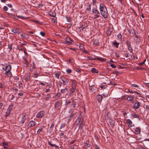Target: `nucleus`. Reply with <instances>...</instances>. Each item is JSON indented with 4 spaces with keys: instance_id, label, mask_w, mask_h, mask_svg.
<instances>
[{
    "instance_id": "obj_17",
    "label": "nucleus",
    "mask_w": 149,
    "mask_h": 149,
    "mask_svg": "<svg viewBox=\"0 0 149 149\" xmlns=\"http://www.w3.org/2000/svg\"><path fill=\"white\" fill-rule=\"evenodd\" d=\"M13 104L12 103H11L8 106L7 110H8V111H10V112H11V111L12 110V108H13Z\"/></svg>"
},
{
    "instance_id": "obj_54",
    "label": "nucleus",
    "mask_w": 149,
    "mask_h": 149,
    "mask_svg": "<svg viewBox=\"0 0 149 149\" xmlns=\"http://www.w3.org/2000/svg\"><path fill=\"white\" fill-rule=\"evenodd\" d=\"M132 34L133 35H136V32L135 31V30L133 29V31H132Z\"/></svg>"
},
{
    "instance_id": "obj_6",
    "label": "nucleus",
    "mask_w": 149,
    "mask_h": 149,
    "mask_svg": "<svg viewBox=\"0 0 149 149\" xmlns=\"http://www.w3.org/2000/svg\"><path fill=\"white\" fill-rule=\"evenodd\" d=\"M11 31L15 34H19L20 33V30L19 29H11Z\"/></svg>"
},
{
    "instance_id": "obj_61",
    "label": "nucleus",
    "mask_w": 149,
    "mask_h": 149,
    "mask_svg": "<svg viewBox=\"0 0 149 149\" xmlns=\"http://www.w3.org/2000/svg\"><path fill=\"white\" fill-rule=\"evenodd\" d=\"M132 86L134 87H139V86H138L134 84H132Z\"/></svg>"
},
{
    "instance_id": "obj_2",
    "label": "nucleus",
    "mask_w": 149,
    "mask_h": 149,
    "mask_svg": "<svg viewBox=\"0 0 149 149\" xmlns=\"http://www.w3.org/2000/svg\"><path fill=\"white\" fill-rule=\"evenodd\" d=\"M81 114L78 117L76 121H78V123H79V125H78L79 129H82L83 127V123L84 120L81 117Z\"/></svg>"
},
{
    "instance_id": "obj_23",
    "label": "nucleus",
    "mask_w": 149,
    "mask_h": 149,
    "mask_svg": "<svg viewBox=\"0 0 149 149\" xmlns=\"http://www.w3.org/2000/svg\"><path fill=\"white\" fill-rule=\"evenodd\" d=\"M134 99L133 96H129L127 98V100L128 101H132Z\"/></svg>"
},
{
    "instance_id": "obj_42",
    "label": "nucleus",
    "mask_w": 149,
    "mask_h": 149,
    "mask_svg": "<svg viewBox=\"0 0 149 149\" xmlns=\"http://www.w3.org/2000/svg\"><path fill=\"white\" fill-rule=\"evenodd\" d=\"M135 35V37L136 38H137V42H136V43L137 42H140L141 41L140 37H138L136 34V35Z\"/></svg>"
},
{
    "instance_id": "obj_41",
    "label": "nucleus",
    "mask_w": 149,
    "mask_h": 149,
    "mask_svg": "<svg viewBox=\"0 0 149 149\" xmlns=\"http://www.w3.org/2000/svg\"><path fill=\"white\" fill-rule=\"evenodd\" d=\"M91 4H89V5H88L87 6V8H86V10L88 11H91Z\"/></svg>"
},
{
    "instance_id": "obj_33",
    "label": "nucleus",
    "mask_w": 149,
    "mask_h": 149,
    "mask_svg": "<svg viewBox=\"0 0 149 149\" xmlns=\"http://www.w3.org/2000/svg\"><path fill=\"white\" fill-rule=\"evenodd\" d=\"M61 74V72H57L55 74V76L57 78H59V76Z\"/></svg>"
},
{
    "instance_id": "obj_38",
    "label": "nucleus",
    "mask_w": 149,
    "mask_h": 149,
    "mask_svg": "<svg viewBox=\"0 0 149 149\" xmlns=\"http://www.w3.org/2000/svg\"><path fill=\"white\" fill-rule=\"evenodd\" d=\"M43 129V127L42 126H41L40 127L39 129L37 131V133L38 134Z\"/></svg>"
},
{
    "instance_id": "obj_63",
    "label": "nucleus",
    "mask_w": 149,
    "mask_h": 149,
    "mask_svg": "<svg viewBox=\"0 0 149 149\" xmlns=\"http://www.w3.org/2000/svg\"><path fill=\"white\" fill-rule=\"evenodd\" d=\"M76 104V102H74L72 104V106L73 107H75V105Z\"/></svg>"
},
{
    "instance_id": "obj_50",
    "label": "nucleus",
    "mask_w": 149,
    "mask_h": 149,
    "mask_svg": "<svg viewBox=\"0 0 149 149\" xmlns=\"http://www.w3.org/2000/svg\"><path fill=\"white\" fill-rule=\"evenodd\" d=\"M3 10L5 11H6L8 10V8L6 6H4L3 7Z\"/></svg>"
},
{
    "instance_id": "obj_36",
    "label": "nucleus",
    "mask_w": 149,
    "mask_h": 149,
    "mask_svg": "<svg viewBox=\"0 0 149 149\" xmlns=\"http://www.w3.org/2000/svg\"><path fill=\"white\" fill-rule=\"evenodd\" d=\"M63 43L68 45H70L71 44V42L69 40H64L63 41Z\"/></svg>"
},
{
    "instance_id": "obj_34",
    "label": "nucleus",
    "mask_w": 149,
    "mask_h": 149,
    "mask_svg": "<svg viewBox=\"0 0 149 149\" xmlns=\"http://www.w3.org/2000/svg\"><path fill=\"white\" fill-rule=\"evenodd\" d=\"M17 17L18 18H21L22 19H26L28 18V17H25L24 16H17Z\"/></svg>"
},
{
    "instance_id": "obj_14",
    "label": "nucleus",
    "mask_w": 149,
    "mask_h": 149,
    "mask_svg": "<svg viewBox=\"0 0 149 149\" xmlns=\"http://www.w3.org/2000/svg\"><path fill=\"white\" fill-rule=\"evenodd\" d=\"M26 120V118L25 115H24L22 117L20 123L22 124H23L25 122Z\"/></svg>"
},
{
    "instance_id": "obj_56",
    "label": "nucleus",
    "mask_w": 149,
    "mask_h": 149,
    "mask_svg": "<svg viewBox=\"0 0 149 149\" xmlns=\"http://www.w3.org/2000/svg\"><path fill=\"white\" fill-rule=\"evenodd\" d=\"M8 47L9 49H10V50H11L12 49V45L11 44H9L8 45Z\"/></svg>"
},
{
    "instance_id": "obj_58",
    "label": "nucleus",
    "mask_w": 149,
    "mask_h": 149,
    "mask_svg": "<svg viewBox=\"0 0 149 149\" xmlns=\"http://www.w3.org/2000/svg\"><path fill=\"white\" fill-rule=\"evenodd\" d=\"M66 72L69 73H70L71 72L72 70L70 69H68L66 70Z\"/></svg>"
},
{
    "instance_id": "obj_4",
    "label": "nucleus",
    "mask_w": 149,
    "mask_h": 149,
    "mask_svg": "<svg viewBox=\"0 0 149 149\" xmlns=\"http://www.w3.org/2000/svg\"><path fill=\"white\" fill-rule=\"evenodd\" d=\"M44 114L45 112L44 111H41L38 113L36 117L37 118H42L44 116Z\"/></svg>"
},
{
    "instance_id": "obj_16",
    "label": "nucleus",
    "mask_w": 149,
    "mask_h": 149,
    "mask_svg": "<svg viewBox=\"0 0 149 149\" xmlns=\"http://www.w3.org/2000/svg\"><path fill=\"white\" fill-rule=\"evenodd\" d=\"M135 133L136 134H139L140 133V128L139 127H136L135 129Z\"/></svg>"
},
{
    "instance_id": "obj_31",
    "label": "nucleus",
    "mask_w": 149,
    "mask_h": 149,
    "mask_svg": "<svg viewBox=\"0 0 149 149\" xmlns=\"http://www.w3.org/2000/svg\"><path fill=\"white\" fill-rule=\"evenodd\" d=\"M48 144L49 145H50L52 147L54 146L56 148H58V146H56L55 144H52L50 141H49L48 142Z\"/></svg>"
},
{
    "instance_id": "obj_30",
    "label": "nucleus",
    "mask_w": 149,
    "mask_h": 149,
    "mask_svg": "<svg viewBox=\"0 0 149 149\" xmlns=\"http://www.w3.org/2000/svg\"><path fill=\"white\" fill-rule=\"evenodd\" d=\"M84 24L83 25L82 24V26L81 27H80L79 28H81V29H82L83 30V29L85 28L86 27H87V24L84 23Z\"/></svg>"
},
{
    "instance_id": "obj_20",
    "label": "nucleus",
    "mask_w": 149,
    "mask_h": 149,
    "mask_svg": "<svg viewBox=\"0 0 149 149\" xmlns=\"http://www.w3.org/2000/svg\"><path fill=\"white\" fill-rule=\"evenodd\" d=\"M113 45L115 46L117 48L118 47V46L119 44V43L117 42L116 41H114L112 42Z\"/></svg>"
},
{
    "instance_id": "obj_10",
    "label": "nucleus",
    "mask_w": 149,
    "mask_h": 149,
    "mask_svg": "<svg viewBox=\"0 0 149 149\" xmlns=\"http://www.w3.org/2000/svg\"><path fill=\"white\" fill-rule=\"evenodd\" d=\"M17 48L18 49L21 51H22L23 50H24V52H25V49L26 48L24 46H23L21 45H18L17 46Z\"/></svg>"
},
{
    "instance_id": "obj_39",
    "label": "nucleus",
    "mask_w": 149,
    "mask_h": 149,
    "mask_svg": "<svg viewBox=\"0 0 149 149\" xmlns=\"http://www.w3.org/2000/svg\"><path fill=\"white\" fill-rule=\"evenodd\" d=\"M30 79V75H27L25 78V80L26 81H28Z\"/></svg>"
},
{
    "instance_id": "obj_25",
    "label": "nucleus",
    "mask_w": 149,
    "mask_h": 149,
    "mask_svg": "<svg viewBox=\"0 0 149 149\" xmlns=\"http://www.w3.org/2000/svg\"><path fill=\"white\" fill-rule=\"evenodd\" d=\"M92 13H96V14H100L99 12L97 10H96L95 8H94L93 9V11H92Z\"/></svg>"
},
{
    "instance_id": "obj_60",
    "label": "nucleus",
    "mask_w": 149,
    "mask_h": 149,
    "mask_svg": "<svg viewBox=\"0 0 149 149\" xmlns=\"http://www.w3.org/2000/svg\"><path fill=\"white\" fill-rule=\"evenodd\" d=\"M66 18H67V20L68 21V22H70V21H71V19H70V18L68 17H67V16H66Z\"/></svg>"
},
{
    "instance_id": "obj_24",
    "label": "nucleus",
    "mask_w": 149,
    "mask_h": 149,
    "mask_svg": "<svg viewBox=\"0 0 149 149\" xmlns=\"http://www.w3.org/2000/svg\"><path fill=\"white\" fill-rule=\"evenodd\" d=\"M49 15L53 17H55L56 15V14L54 11H53V12H50Z\"/></svg>"
},
{
    "instance_id": "obj_15",
    "label": "nucleus",
    "mask_w": 149,
    "mask_h": 149,
    "mask_svg": "<svg viewBox=\"0 0 149 149\" xmlns=\"http://www.w3.org/2000/svg\"><path fill=\"white\" fill-rule=\"evenodd\" d=\"M5 74L8 77H10L12 76V75L10 71H5Z\"/></svg>"
},
{
    "instance_id": "obj_5",
    "label": "nucleus",
    "mask_w": 149,
    "mask_h": 149,
    "mask_svg": "<svg viewBox=\"0 0 149 149\" xmlns=\"http://www.w3.org/2000/svg\"><path fill=\"white\" fill-rule=\"evenodd\" d=\"M62 101L61 100H58L54 104V107L57 108L59 107L61 105Z\"/></svg>"
},
{
    "instance_id": "obj_27",
    "label": "nucleus",
    "mask_w": 149,
    "mask_h": 149,
    "mask_svg": "<svg viewBox=\"0 0 149 149\" xmlns=\"http://www.w3.org/2000/svg\"><path fill=\"white\" fill-rule=\"evenodd\" d=\"M2 144L4 146V148L5 149H7L8 148L7 147L8 146V145L7 143L5 142H3L2 143Z\"/></svg>"
},
{
    "instance_id": "obj_37",
    "label": "nucleus",
    "mask_w": 149,
    "mask_h": 149,
    "mask_svg": "<svg viewBox=\"0 0 149 149\" xmlns=\"http://www.w3.org/2000/svg\"><path fill=\"white\" fill-rule=\"evenodd\" d=\"M11 112L10 111H8V110H7L6 112V113L5 116L6 117H7L9 116Z\"/></svg>"
},
{
    "instance_id": "obj_64",
    "label": "nucleus",
    "mask_w": 149,
    "mask_h": 149,
    "mask_svg": "<svg viewBox=\"0 0 149 149\" xmlns=\"http://www.w3.org/2000/svg\"><path fill=\"white\" fill-rule=\"evenodd\" d=\"M137 149H146L145 148H143L142 147H139L137 148Z\"/></svg>"
},
{
    "instance_id": "obj_46",
    "label": "nucleus",
    "mask_w": 149,
    "mask_h": 149,
    "mask_svg": "<svg viewBox=\"0 0 149 149\" xmlns=\"http://www.w3.org/2000/svg\"><path fill=\"white\" fill-rule=\"evenodd\" d=\"M110 125L112 127H113L114 126V123H113V121L109 122Z\"/></svg>"
},
{
    "instance_id": "obj_29",
    "label": "nucleus",
    "mask_w": 149,
    "mask_h": 149,
    "mask_svg": "<svg viewBox=\"0 0 149 149\" xmlns=\"http://www.w3.org/2000/svg\"><path fill=\"white\" fill-rule=\"evenodd\" d=\"M99 42L98 40H95L93 42V44L95 45L96 46H97L99 45Z\"/></svg>"
},
{
    "instance_id": "obj_26",
    "label": "nucleus",
    "mask_w": 149,
    "mask_h": 149,
    "mask_svg": "<svg viewBox=\"0 0 149 149\" xmlns=\"http://www.w3.org/2000/svg\"><path fill=\"white\" fill-rule=\"evenodd\" d=\"M96 60V58H94L91 56H88L87 58V60Z\"/></svg>"
},
{
    "instance_id": "obj_22",
    "label": "nucleus",
    "mask_w": 149,
    "mask_h": 149,
    "mask_svg": "<svg viewBox=\"0 0 149 149\" xmlns=\"http://www.w3.org/2000/svg\"><path fill=\"white\" fill-rule=\"evenodd\" d=\"M6 13L8 14V15L10 17L13 18H15L16 19H17V18H15V15L12 14L11 13H9L6 12Z\"/></svg>"
},
{
    "instance_id": "obj_48",
    "label": "nucleus",
    "mask_w": 149,
    "mask_h": 149,
    "mask_svg": "<svg viewBox=\"0 0 149 149\" xmlns=\"http://www.w3.org/2000/svg\"><path fill=\"white\" fill-rule=\"evenodd\" d=\"M66 39L67 40H69V41L71 42V44H72L71 42L73 41V40H72V39L69 37H66Z\"/></svg>"
},
{
    "instance_id": "obj_53",
    "label": "nucleus",
    "mask_w": 149,
    "mask_h": 149,
    "mask_svg": "<svg viewBox=\"0 0 149 149\" xmlns=\"http://www.w3.org/2000/svg\"><path fill=\"white\" fill-rule=\"evenodd\" d=\"M40 34L42 36H44L45 35V33L42 31L40 32Z\"/></svg>"
},
{
    "instance_id": "obj_8",
    "label": "nucleus",
    "mask_w": 149,
    "mask_h": 149,
    "mask_svg": "<svg viewBox=\"0 0 149 149\" xmlns=\"http://www.w3.org/2000/svg\"><path fill=\"white\" fill-rule=\"evenodd\" d=\"M11 66L10 65H8L6 66L5 69L3 68L4 70L5 71H10L11 70Z\"/></svg>"
},
{
    "instance_id": "obj_12",
    "label": "nucleus",
    "mask_w": 149,
    "mask_h": 149,
    "mask_svg": "<svg viewBox=\"0 0 149 149\" xmlns=\"http://www.w3.org/2000/svg\"><path fill=\"white\" fill-rule=\"evenodd\" d=\"M21 36L22 38L26 39H28L29 37L28 35L25 33L21 34Z\"/></svg>"
},
{
    "instance_id": "obj_18",
    "label": "nucleus",
    "mask_w": 149,
    "mask_h": 149,
    "mask_svg": "<svg viewBox=\"0 0 149 149\" xmlns=\"http://www.w3.org/2000/svg\"><path fill=\"white\" fill-rule=\"evenodd\" d=\"M60 79L62 80L63 82V84L64 85L65 84V83H68L66 79L63 78L62 77H60Z\"/></svg>"
},
{
    "instance_id": "obj_55",
    "label": "nucleus",
    "mask_w": 149,
    "mask_h": 149,
    "mask_svg": "<svg viewBox=\"0 0 149 149\" xmlns=\"http://www.w3.org/2000/svg\"><path fill=\"white\" fill-rule=\"evenodd\" d=\"M99 16L98 14H96L94 15V18L95 19H97L99 17Z\"/></svg>"
},
{
    "instance_id": "obj_7",
    "label": "nucleus",
    "mask_w": 149,
    "mask_h": 149,
    "mask_svg": "<svg viewBox=\"0 0 149 149\" xmlns=\"http://www.w3.org/2000/svg\"><path fill=\"white\" fill-rule=\"evenodd\" d=\"M36 124V123L35 121L33 120H31L29 122L28 126L29 127H32L35 126Z\"/></svg>"
},
{
    "instance_id": "obj_32",
    "label": "nucleus",
    "mask_w": 149,
    "mask_h": 149,
    "mask_svg": "<svg viewBox=\"0 0 149 149\" xmlns=\"http://www.w3.org/2000/svg\"><path fill=\"white\" fill-rule=\"evenodd\" d=\"M48 144L49 145H50L52 147L54 146L56 148H58V146H56L55 144H52L50 141H49L48 142Z\"/></svg>"
},
{
    "instance_id": "obj_3",
    "label": "nucleus",
    "mask_w": 149,
    "mask_h": 149,
    "mask_svg": "<svg viewBox=\"0 0 149 149\" xmlns=\"http://www.w3.org/2000/svg\"><path fill=\"white\" fill-rule=\"evenodd\" d=\"M89 88L90 92L92 93H95L97 90V88L94 85L90 86L89 85Z\"/></svg>"
},
{
    "instance_id": "obj_59",
    "label": "nucleus",
    "mask_w": 149,
    "mask_h": 149,
    "mask_svg": "<svg viewBox=\"0 0 149 149\" xmlns=\"http://www.w3.org/2000/svg\"><path fill=\"white\" fill-rule=\"evenodd\" d=\"M7 6L10 8H12L13 6L11 4H8L6 5Z\"/></svg>"
},
{
    "instance_id": "obj_13",
    "label": "nucleus",
    "mask_w": 149,
    "mask_h": 149,
    "mask_svg": "<svg viewBox=\"0 0 149 149\" xmlns=\"http://www.w3.org/2000/svg\"><path fill=\"white\" fill-rule=\"evenodd\" d=\"M96 97L98 102L100 103L102 99V96L100 95H97L96 96Z\"/></svg>"
},
{
    "instance_id": "obj_40",
    "label": "nucleus",
    "mask_w": 149,
    "mask_h": 149,
    "mask_svg": "<svg viewBox=\"0 0 149 149\" xmlns=\"http://www.w3.org/2000/svg\"><path fill=\"white\" fill-rule=\"evenodd\" d=\"M75 87H72V89L70 91L69 93L70 94H72L74 91L75 90Z\"/></svg>"
},
{
    "instance_id": "obj_11",
    "label": "nucleus",
    "mask_w": 149,
    "mask_h": 149,
    "mask_svg": "<svg viewBox=\"0 0 149 149\" xmlns=\"http://www.w3.org/2000/svg\"><path fill=\"white\" fill-rule=\"evenodd\" d=\"M54 127V123H52L50 127L48 129V132L50 133H51L53 130Z\"/></svg>"
},
{
    "instance_id": "obj_9",
    "label": "nucleus",
    "mask_w": 149,
    "mask_h": 149,
    "mask_svg": "<svg viewBox=\"0 0 149 149\" xmlns=\"http://www.w3.org/2000/svg\"><path fill=\"white\" fill-rule=\"evenodd\" d=\"M140 106V104L139 102H137L134 103L133 107V108L135 109H138Z\"/></svg>"
},
{
    "instance_id": "obj_43",
    "label": "nucleus",
    "mask_w": 149,
    "mask_h": 149,
    "mask_svg": "<svg viewBox=\"0 0 149 149\" xmlns=\"http://www.w3.org/2000/svg\"><path fill=\"white\" fill-rule=\"evenodd\" d=\"M128 50H129V51L131 52H132L133 50V49L132 48V47H131V45L130 46V47L129 46H128Z\"/></svg>"
},
{
    "instance_id": "obj_52",
    "label": "nucleus",
    "mask_w": 149,
    "mask_h": 149,
    "mask_svg": "<svg viewBox=\"0 0 149 149\" xmlns=\"http://www.w3.org/2000/svg\"><path fill=\"white\" fill-rule=\"evenodd\" d=\"M43 6V5L42 3H40L38 5L37 7L39 8H41Z\"/></svg>"
},
{
    "instance_id": "obj_49",
    "label": "nucleus",
    "mask_w": 149,
    "mask_h": 149,
    "mask_svg": "<svg viewBox=\"0 0 149 149\" xmlns=\"http://www.w3.org/2000/svg\"><path fill=\"white\" fill-rule=\"evenodd\" d=\"M122 36L121 34L120 33H119L117 36V37L118 38H119L120 40H122Z\"/></svg>"
},
{
    "instance_id": "obj_44",
    "label": "nucleus",
    "mask_w": 149,
    "mask_h": 149,
    "mask_svg": "<svg viewBox=\"0 0 149 149\" xmlns=\"http://www.w3.org/2000/svg\"><path fill=\"white\" fill-rule=\"evenodd\" d=\"M55 17L53 18L52 19V21L54 23H55L56 22H57V20H56L57 18L55 17Z\"/></svg>"
},
{
    "instance_id": "obj_28",
    "label": "nucleus",
    "mask_w": 149,
    "mask_h": 149,
    "mask_svg": "<svg viewBox=\"0 0 149 149\" xmlns=\"http://www.w3.org/2000/svg\"><path fill=\"white\" fill-rule=\"evenodd\" d=\"M96 60H98L101 61H106V59L104 58H96Z\"/></svg>"
},
{
    "instance_id": "obj_1",
    "label": "nucleus",
    "mask_w": 149,
    "mask_h": 149,
    "mask_svg": "<svg viewBox=\"0 0 149 149\" xmlns=\"http://www.w3.org/2000/svg\"><path fill=\"white\" fill-rule=\"evenodd\" d=\"M100 13L105 18L107 17V11L106 7L103 4L101 3L99 6Z\"/></svg>"
},
{
    "instance_id": "obj_45",
    "label": "nucleus",
    "mask_w": 149,
    "mask_h": 149,
    "mask_svg": "<svg viewBox=\"0 0 149 149\" xmlns=\"http://www.w3.org/2000/svg\"><path fill=\"white\" fill-rule=\"evenodd\" d=\"M51 97V95L49 94H47L46 95V96L45 97V100H47L49 98H50Z\"/></svg>"
},
{
    "instance_id": "obj_35",
    "label": "nucleus",
    "mask_w": 149,
    "mask_h": 149,
    "mask_svg": "<svg viewBox=\"0 0 149 149\" xmlns=\"http://www.w3.org/2000/svg\"><path fill=\"white\" fill-rule=\"evenodd\" d=\"M68 90V88H66L65 89H61V92L62 93H64Z\"/></svg>"
},
{
    "instance_id": "obj_19",
    "label": "nucleus",
    "mask_w": 149,
    "mask_h": 149,
    "mask_svg": "<svg viewBox=\"0 0 149 149\" xmlns=\"http://www.w3.org/2000/svg\"><path fill=\"white\" fill-rule=\"evenodd\" d=\"M91 72L93 73H98V71L95 68H92L91 70Z\"/></svg>"
},
{
    "instance_id": "obj_57",
    "label": "nucleus",
    "mask_w": 149,
    "mask_h": 149,
    "mask_svg": "<svg viewBox=\"0 0 149 149\" xmlns=\"http://www.w3.org/2000/svg\"><path fill=\"white\" fill-rule=\"evenodd\" d=\"M110 66L113 68H115L116 67V65H114V64H111L110 65Z\"/></svg>"
},
{
    "instance_id": "obj_21",
    "label": "nucleus",
    "mask_w": 149,
    "mask_h": 149,
    "mask_svg": "<svg viewBox=\"0 0 149 149\" xmlns=\"http://www.w3.org/2000/svg\"><path fill=\"white\" fill-rule=\"evenodd\" d=\"M127 124H129V127H131L132 126V122L130 119H127Z\"/></svg>"
},
{
    "instance_id": "obj_47",
    "label": "nucleus",
    "mask_w": 149,
    "mask_h": 149,
    "mask_svg": "<svg viewBox=\"0 0 149 149\" xmlns=\"http://www.w3.org/2000/svg\"><path fill=\"white\" fill-rule=\"evenodd\" d=\"M126 44L127 45V47L129 46L130 47V46L131 45L130 42L128 40H127L126 41Z\"/></svg>"
},
{
    "instance_id": "obj_51",
    "label": "nucleus",
    "mask_w": 149,
    "mask_h": 149,
    "mask_svg": "<svg viewBox=\"0 0 149 149\" xmlns=\"http://www.w3.org/2000/svg\"><path fill=\"white\" fill-rule=\"evenodd\" d=\"M65 123H63L61 125L60 127V129H62V128L64 127L65 126Z\"/></svg>"
},
{
    "instance_id": "obj_62",
    "label": "nucleus",
    "mask_w": 149,
    "mask_h": 149,
    "mask_svg": "<svg viewBox=\"0 0 149 149\" xmlns=\"http://www.w3.org/2000/svg\"><path fill=\"white\" fill-rule=\"evenodd\" d=\"M3 104L2 103H0V109H1L3 107Z\"/></svg>"
}]
</instances>
